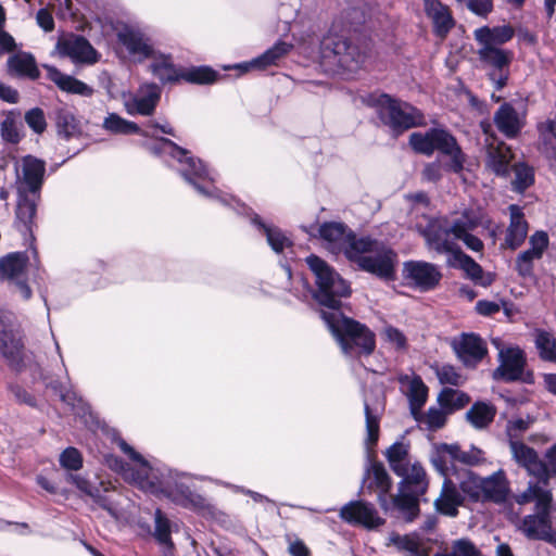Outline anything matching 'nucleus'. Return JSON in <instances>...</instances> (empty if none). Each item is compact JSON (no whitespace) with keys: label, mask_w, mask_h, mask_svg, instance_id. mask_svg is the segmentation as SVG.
Wrapping results in <instances>:
<instances>
[{"label":"nucleus","mask_w":556,"mask_h":556,"mask_svg":"<svg viewBox=\"0 0 556 556\" xmlns=\"http://www.w3.org/2000/svg\"><path fill=\"white\" fill-rule=\"evenodd\" d=\"M306 263L316 279V301L331 309L330 313L321 311V317L338 340L342 352L346 355L372 353L376 346L375 334L366 326L344 317L339 312L341 299L351 293L349 285L318 256H308Z\"/></svg>","instance_id":"f257e3e1"},{"label":"nucleus","mask_w":556,"mask_h":556,"mask_svg":"<svg viewBox=\"0 0 556 556\" xmlns=\"http://www.w3.org/2000/svg\"><path fill=\"white\" fill-rule=\"evenodd\" d=\"M479 225L476 217L464 214L452 223L444 218L424 217L415 225L416 230L425 238L429 249L438 253H455L456 240L475 252L483 250V242L471 231Z\"/></svg>","instance_id":"f03ea898"},{"label":"nucleus","mask_w":556,"mask_h":556,"mask_svg":"<svg viewBox=\"0 0 556 556\" xmlns=\"http://www.w3.org/2000/svg\"><path fill=\"white\" fill-rule=\"evenodd\" d=\"M325 65L345 73H356L367 60V52L349 37L348 30L333 23L320 42Z\"/></svg>","instance_id":"7ed1b4c3"},{"label":"nucleus","mask_w":556,"mask_h":556,"mask_svg":"<svg viewBox=\"0 0 556 556\" xmlns=\"http://www.w3.org/2000/svg\"><path fill=\"white\" fill-rule=\"evenodd\" d=\"M117 37L118 41L127 49L134 60L152 59L151 71L159 79L162 81H176L180 79L181 72L173 65L169 56L155 53L149 39L139 30L124 27L118 30Z\"/></svg>","instance_id":"20e7f679"},{"label":"nucleus","mask_w":556,"mask_h":556,"mask_svg":"<svg viewBox=\"0 0 556 556\" xmlns=\"http://www.w3.org/2000/svg\"><path fill=\"white\" fill-rule=\"evenodd\" d=\"M348 258L362 269L387 280L393 279L397 264V256L391 249L368 238H359L349 250Z\"/></svg>","instance_id":"39448f33"},{"label":"nucleus","mask_w":556,"mask_h":556,"mask_svg":"<svg viewBox=\"0 0 556 556\" xmlns=\"http://www.w3.org/2000/svg\"><path fill=\"white\" fill-rule=\"evenodd\" d=\"M460 490L470 501L503 504L510 495V483L503 469L488 477L469 471L460 482Z\"/></svg>","instance_id":"423d86ee"},{"label":"nucleus","mask_w":556,"mask_h":556,"mask_svg":"<svg viewBox=\"0 0 556 556\" xmlns=\"http://www.w3.org/2000/svg\"><path fill=\"white\" fill-rule=\"evenodd\" d=\"M412 148L426 155H431L434 150L450 157L447 168L454 173H460L464 168L465 155L458 147L455 138L443 129H430L426 132H413L409 136Z\"/></svg>","instance_id":"0eeeda50"},{"label":"nucleus","mask_w":556,"mask_h":556,"mask_svg":"<svg viewBox=\"0 0 556 556\" xmlns=\"http://www.w3.org/2000/svg\"><path fill=\"white\" fill-rule=\"evenodd\" d=\"M381 121L393 130H403L422 123V115L410 104L382 93L374 99Z\"/></svg>","instance_id":"6e6552de"},{"label":"nucleus","mask_w":556,"mask_h":556,"mask_svg":"<svg viewBox=\"0 0 556 556\" xmlns=\"http://www.w3.org/2000/svg\"><path fill=\"white\" fill-rule=\"evenodd\" d=\"M493 344L498 350L500 365L493 372L494 379L514 381L521 379L527 383L533 382L532 372H525L526 355L519 346H502L500 339H493Z\"/></svg>","instance_id":"1a4fd4ad"},{"label":"nucleus","mask_w":556,"mask_h":556,"mask_svg":"<svg viewBox=\"0 0 556 556\" xmlns=\"http://www.w3.org/2000/svg\"><path fill=\"white\" fill-rule=\"evenodd\" d=\"M28 257L15 252L0 258V280L15 287L23 299H29L31 290L27 285Z\"/></svg>","instance_id":"9d476101"},{"label":"nucleus","mask_w":556,"mask_h":556,"mask_svg":"<svg viewBox=\"0 0 556 556\" xmlns=\"http://www.w3.org/2000/svg\"><path fill=\"white\" fill-rule=\"evenodd\" d=\"M118 445L121 450L136 463L138 470L135 472L132 469L124 468V466L115 458L108 459L109 465L116 470H121L126 480L138 484L141 489L152 490L154 488V483L150 478L153 469L150 464L125 441L121 440Z\"/></svg>","instance_id":"9b49d317"},{"label":"nucleus","mask_w":556,"mask_h":556,"mask_svg":"<svg viewBox=\"0 0 556 556\" xmlns=\"http://www.w3.org/2000/svg\"><path fill=\"white\" fill-rule=\"evenodd\" d=\"M146 148L154 154H167L173 159H176L179 163L186 165L182 168V175L191 180L190 176L194 175L202 177L205 174V168L200 161H194L193 157L188 155V152L173 141L164 138L156 139L155 143H144Z\"/></svg>","instance_id":"f8f14e48"},{"label":"nucleus","mask_w":556,"mask_h":556,"mask_svg":"<svg viewBox=\"0 0 556 556\" xmlns=\"http://www.w3.org/2000/svg\"><path fill=\"white\" fill-rule=\"evenodd\" d=\"M403 277L415 288L427 291L438 286L442 275L431 263L410 261L403 265Z\"/></svg>","instance_id":"ddd939ff"},{"label":"nucleus","mask_w":556,"mask_h":556,"mask_svg":"<svg viewBox=\"0 0 556 556\" xmlns=\"http://www.w3.org/2000/svg\"><path fill=\"white\" fill-rule=\"evenodd\" d=\"M548 248V236L545 231H535L529 238V248L516 257L515 267L522 277H531L534 269V263L543 257Z\"/></svg>","instance_id":"4468645a"},{"label":"nucleus","mask_w":556,"mask_h":556,"mask_svg":"<svg viewBox=\"0 0 556 556\" xmlns=\"http://www.w3.org/2000/svg\"><path fill=\"white\" fill-rule=\"evenodd\" d=\"M161 98V90L154 84L142 85L136 93L124 98V108L129 115H151Z\"/></svg>","instance_id":"2eb2a0df"},{"label":"nucleus","mask_w":556,"mask_h":556,"mask_svg":"<svg viewBox=\"0 0 556 556\" xmlns=\"http://www.w3.org/2000/svg\"><path fill=\"white\" fill-rule=\"evenodd\" d=\"M54 54L67 56L75 63H96L98 54L91 45L83 37L68 36L58 41Z\"/></svg>","instance_id":"dca6fc26"},{"label":"nucleus","mask_w":556,"mask_h":556,"mask_svg":"<svg viewBox=\"0 0 556 556\" xmlns=\"http://www.w3.org/2000/svg\"><path fill=\"white\" fill-rule=\"evenodd\" d=\"M509 450L516 464L522 467L530 476L548 479V468L536 451L521 441L510 440Z\"/></svg>","instance_id":"f3484780"},{"label":"nucleus","mask_w":556,"mask_h":556,"mask_svg":"<svg viewBox=\"0 0 556 556\" xmlns=\"http://www.w3.org/2000/svg\"><path fill=\"white\" fill-rule=\"evenodd\" d=\"M16 175L20 192H36L41 187L45 175V163L31 155L24 156L16 164Z\"/></svg>","instance_id":"a211bd4d"},{"label":"nucleus","mask_w":556,"mask_h":556,"mask_svg":"<svg viewBox=\"0 0 556 556\" xmlns=\"http://www.w3.org/2000/svg\"><path fill=\"white\" fill-rule=\"evenodd\" d=\"M539 481H530L527 488L514 496L518 505L534 503L535 511L551 510L553 503V494L547 489L548 479L538 478Z\"/></svg>","instance_id":"6ab92c4d"},{"label":"nucleus","mask_w":556,"mask_h":556,"mask_svg":"<svg viewBox=\"0 0 556 556\" xmlns=\"http://www.w3.org/2000/svg\"><path fill=\"white\" fill-rule=\"evenodd\" d=\"M340 517L350 523L362 525L368 529L377 528L383 523L372 505L363 501H354L344 505Z\"/></svg>","instance_id":"aec40b11"},{"label":"nucleus","mask_w":556,"mask_h":556,"mask_svg":"<svg viewBox=\"0 0 556 556\" xmlns=\"http://www.w3.org/2000/svg\"><path fill=\"white\" fill-rule=\"evenodd\" d=\"M390 488V477L387 473L383 465L381 463L369 460V465L366 467L363 478L362 490H367L369 492L378 490L380 492L378 497L379 503L384 510H388L390 507L384 498V495L389 492Z\"/></svg>","instance_id":"412c9836"},{"label":"nucleus","mask_w":556,"mask_h":556,"mask_svg":"<svg viewBox=\"0 0 556 556\" xmlns=\"http://www.w3.org/2000/svg\"><path fill=\"white\" fill-rule=\"evenodd\" d=\"M320 237L328 242L329 249L336 252H343L348 256L350 249L358 241L351 235L348 228L341 223H325L319 228Z\"/></svg>","instance_id":"4be33fe9"},{"label":"nucleus","mask_w":556,"mask_h":556,"mask_svg":"<svg viewBox=\"0 0 556 556\" xmlns=\"http://www.w3.org/2000/svg\"><path fill=\"white\" fill-rule=\"evenodd\" d=\"M551 510L535 511L527 515L519 523L518 529L531 540L553 541Z\"/></svg>","instance_id":"5701e85b"},{"label":"nucleus","mask_w":556,"mask_h":556,"mask_svg":"<svg viewBox=\"0 0 556 556\" xmlns=\"http://www.w3.org/2000/svg\"><path fill=\"white\" fill-rule=\"evenodd\" d=\"M401 386L408 397L410 413L415 420L421 418V408L428 399V388L419 376L405 375L400 378Z\"/></svg>","instance_id":"b1692460"},{"label":"nucleus","mask_w":556,"mask_h":556,"mask_svg":"<svg viewBox=\"0 0 556 556\" xmlns=\"http://www.w3.org/2000/svg\"><path fill=\"white\" fill-rule=\"evenodd\" d=\"M454 349L466 366H475L486 354L484 342L476 334L464 333L454 341Z\"/></svg>","instance_id":"393cba45"},{"label":"nucleus","mask_w":556,"mask_h":556,"mask_svg":"<svg viewBox=\"0 0 556 556\" xmlns=\"http://www.w3.org/2000/svg\"><path fill=\"white\" fill-rule=\"evenodd\" d=\"M291 43L279 40L260 56L249 62L238 64L235 67L241 70L242 72H249L253 70L264 71L269 66L277 65L278 61L285 58L291 51Z\"/></svg>","instance_id":"a878e982"},{"label":"nucleus","mask_w":556,"mask_h":556,"mask_svg":"<svg viewBox=\"0 0 556 556\" xmlns=\"http://www.w3.org/2000/svg\"><path fill=\"white\" fill-rule=\"evenodd\" d=\"M513 159L510 148L493 139L486 144L485 167L497 176H506Z\"/></svg>","instance_id":"bb28decb"},{"label":"nucleus","mask_w":556,"mask_h":556,"mask_svg":"<svg viewBox=\"0 0 556 556\" xmlns=\"http://www.w3.org/2000/svg\"><path fill=\"white\" fill-rule=\"evenodd\" d=\"M508 210L510 222L506 230L504 244L511 250H516L526 240L529 226L519 206L513 204Z\"/></svg>","instance_id":"cd10ccee"},{"label":"nucleus","mask_w":556,"mask_h":556,"mask_svg":"<svg viewBox=\"0 0 556 556\" xmlns=\"http://www.w3.org/2000/svg\"><path fill=\"white\" fill-rule=\"evenodd\" d=\"M463 504V496L456 489L455 484L445 479L440 495L434 501L435 509L445 516L456 517L458 507Z\"/></svg>","instance_id":"c85d7f7f"},{"label":"nucleus","mask_w":556,"mask_h":556,"mask_svg":"<svg viewBox=\"0 0 556 556\" xmlns=\"http://www.w3.org/2000/svg\"><path fill=\"white\" fill-rule=\"evenodd\" d=\"M425 12L432 21L434 31L444 36L454 25L451 11L447 5L439 0H424Z\"/></svg>","instance_id":"c756f323"},{"label":"nucleus","mask_w":556,"mask_h":556,"mask_svg":"<svg viewBox=\"0 0 556 556\" xmlns=\"http://www.w3.org/2000/svg\"><path fill=\"white\" fill-rule=\"evenodd\" d=\"M460 448L457 444H435L430 459L434 468L443 476H447L456 462H459Z\"/></svg>","instance_id":"7c9ffc66"},{"label":"nucleus","mask_w":556,"mask_h":556,"mask_svg":"<svg viewBox=\"0 0 556 556\" xmlns=\"http://www.w3.org/2000/svg\"><path fill=\"white\" fill-rule=\"evenodd\" d=\"M514 35L515 30L509 25L496 27L483 26L473 31V38L479 47H498L509 41Z\"/></svg>","instance_id":"2f4dec72"},{"label":"nucleus","mask_w":556,"mask_h":556,"mask_svg":"<svg viewBox=\"0 0 556 556\" xmlns=\"http://www.w3.org/2000/svg\"><path fill=\"white\" fill-rule=\"evenodd\" d=\"M388 545L394 546L407 556H428V548L421 536L416 532L408 534L393 532L388 538Z\"/></svg>","instance_id":"473e14b6"},{"label":"nucleus","mask_w":556,"mask_h":556,"mask_svg":"<svg viewBox=\"0 0 556 556\" xmlns=\"http://www.w3.org/2000/svg\"><path fill=\"white\" fill-rule=\"evenodd\" d=\"M454 262L469 279L480 286L488 287L494 281L495 276L492 273H484L476 261L459 250L454 253Z\"/></svg>","instance_id":"72a5a7b5"},{"label":"nucleus","mask_w":556,"mask_h":556,"mask_svg":"<svg viewBox=\"0 0 556 556\" xmlns=\"http://www.w3.org/2000/svg\"><path fill=\"white\" fill-rule=\"evenodd\" d=\"M494 123L497 129L509 138L515 137L523 125L522 117L508 103L502 104L496 111Z\"/></svg>","instance_id":"f704fd0d"},{"label":"nucleus","mask_w":556,"mask_h":556,"mask_svg":"<svg viewBox=\"0 0 556 556\" xmlns=\"http://www.w3.org/2000/svg\"><path fill=\"white\" fill-rule=\"evenodd\" d=\"M49 78L63 91L89 97L92 94V88L85 83L61 73L58 68L45 65Z\"/></svg>","instance_id":"c9c22d12"},{"label":"nucleus","mask_w":556,"mask_h":556,"mask_svg":"<svg viewBox=\"0 0 556 556\" xmlns=\"http://www.w3.org/2000/svg\"><path fill=\"white\" fill-rule=\"evenodd\" d=\"M0 136L4 142L17 144L23 137L20 113L9 111L4 114V118L0 123Z\"/></svg>","instance_id":"e433bc0d"},{"label":"nucleus","mask_w":556,"mask_h":556,"mask_svg":"<svg viewBox=\"0 0 556 556\" xmlns=\"http://www.w3.org/2000/svg\"><path fill=\"white\" fill-rule=\"evenodd\" d=\"M496 409L493 405L477 402L466 413L467 421L476 429L486 428L494 419Z\"/></svg>","instance_id":"4c0bfd02"},{"label":"nucleus","mask_w":556,"mask_h":556,"mask_svg":"<svg viewBox=\"0 0 556 556\" xmlns=\"http://www.w3.org/2000/svg\"><path fill=\"white\" fill-rule=\"evenodd\" d=\"M477 54L479 60L493 68L503 70L511 61V52L498 47H479Z\"/></svg>","instance_id":"58836bf2"},{"label":"nucleus","mask_w":556,"mask_h":556,"mask_svg":"<svg viewBox=\"0 0 556 556\" xmlns=\"http://www.w3.org/2000/svg\"><path fill=\"white\" fill-rule=\"evenodd\" d=\"M533 341L538 354L545 362L556 363V337L546 330H535Z\"/></svg>","instance_id":"ea45409f"},{"label":"nucleus","mask_w":556,"mask_h":556,"mask_svg":"<svg viewBox=\"0 0 556 556\" xmlns=\"http://www.w3.org/2000/svg\"><path fill=\"white\" fill-rule=\"evenodd\" d=\"M10 72L25 76L30 79L39 77V70L36 66L34 58L28 53H18L11 56L8 61Z\"/></svg>","instance_id":"a19ab883"},{"label":"nucleus","mask_w":556,"mask_h":556,"mask_svg":"<svg viewBox=\"0 0 556 556\" xmlns=\"http://www.w3.org/2000/svg\"><path fill=\"white\" fill-rule=\"evenodd\" d=\"M469 401L470 399L466 393L450 388L443 389L438 395L439 405L448 414L463 408Z\"/></svg>","instance_id":"79ce46f5"},{"label":"nucleus","mask_w":556,"mask_h":556,"mask_svg":"<svg viewBox=\"0 0 556 556\" xmlns=\"http://www.w3.org/2000/svg\"><path fill=\"white\" fill-rule=\"evenodd\" d=\"M407 455L408 445L403 442H395L386 451L390 467L396 475L406 473L405 466L409 464Z\"/></svg>","instance_id":"37998d69"},{"label":"nucleus","mask_w":556,"mask_h":556,"mask_svg":"<svg viewBox=\"0 0 556 556\" xmlns=\"http://www.w3.org/2000/svg\"><path fill=\"white\" fill-rule=\"evenodd\" d=\"M102 127L112 134L130 135L141 132L140 127L130 121H127L116 113H110L103 119Z\"/></svg>","instance_id":"c03bdc74"},{"label":"nucleus","mask_w":556,"mask_h":556,"mask_svg":"<svg viewBox=\"0 0 556 556\" xmlns=\"http://www.w3.org/2000/svg\"><path fill=\"white\" fill-rule=\"evenodd\" d=\"M406 473L400 475L404 478V482L414 485L416 495L424 494L427 490V480L425 469L419 464H408L405 466Z\"/></svg>","instance_id":"a18cd8bd"},{"label":"nucleus","mask_w":556,"mask_h":556,"mask_svg":"<svg viewBox=\"0 0 556 556\" xmlns=\"http://www.w3.org/2000/svg\"><path fill=\"white\" fill-rule=\"evenodd\" d=\"M382 342L391 350L404 352L408 348L406 336L399 328L387 325L380 332Z\"/></svg>","instance_id":"49530a36"},{"label":"nucleus","mask_w":556,"mask_h":556,"mask_svg":"<svg viewBox=\"0 0 556 556\" xmlns=\"http://www.w3.org/2000/svg\"><path fill=\"white\" fill-rule=\"evenodd\" d=\"M168 496L177 504L189 508H201L204 505V498L200 495L193 494L188 488L184 485L176 486L174 490L168 491Z\"/></svg>","instance_id":"de8ad7c7"},{"label":"nucleus","mask_w":556,"mask_h":556,"mask_svg":"<svg viewBox=\"0 0 556 556\" xmlns=\"http://www.w3.org/2000/svg\"><path fill=\"white\" fill-rule=\"evenodd\" d=\"M22 349L21 337L17 332H0V352L8 358L14 361Z\"/></svg>","instance_id":"09e8293b"},{"label":"nucleus","mask_w":556,"mask_h":556,"mask_svg":"<svg viewBox=\"0 0 556 556\" xmlns=\"http://www.w3.org/2000/svg\"><path fill=\"white\" fill-rule=\"evenodd\" d=\"M395 508L402 511L406 521H413L419 513L418 503L415 496L400 494L392 500Z\"/></svg>","instance_id":"8fccbe9b"},{"label":"nucleus","mask_w":556,"mask_h":556,"mask_svg":"<svg viewBox=\"0 0 556 556\" xmlns=\"http://www.w3.org/2000/svg\"><path fill=\"white\" fill-rule=\"evenodd\" d=\"M533 181V170L529 166L525 164H517L514 166V179L511 181L514 190L522 192L529 188Z\"/></svg>","instance_id":"3c124183"},{"label":"nucleus","mask_w":556,"mask_h":556,"mask_svg":"<svg viewBox=\"0 0 556 556\" xmlns=\"http://www.w3.org/2000/svg\"><path fill=\"white\" fill-rule=\"evenodd\" d=\"M480 552L469 539H458L452 543L451 552L437 553L434 556H479Z\"/></svg>","instance_id":"603ef678"},{"label":"nucleus","mask_w":556,"mask_h":556,"mask_svg":"<svg viewBox=\"0 0 556 556\" xmlns=\"http://www.w3.org/2000/svg\"><path fill=\"white\" fill-rule=\"evenodd\" d=\"M447 415L450 414L441 406L440 408L430 407L426 414L421 413L418 421L424 422L429 430H437L445 425Z\"/></svg>","instance_id":"864d4df0"},{"label":"nucleus","mask_w":556,"mask_h":556,"mask_svg":"<svg viewBox=\"0 0 556 556\" xmlns=\"http://www.w3.org/2000/svg\"><path fill=\"white\" fill-rule=\"evenodd\" d=\"M180 79H185L190 83L197 84H208L216 79V73L210 67L201 66L193 67L188 71L181 72Z\"/></svg>","instance_id":"5fc2aeb1"},{"label":"nucleus","mask_w":556,"mask_h":556,"mask_svg":"<svg viewBox=\"0 0 556 556\" xmlns=\"http://www.w3.org/2000/svg\"><path fill=\"white\" fill-rule=\"evenodd\" d=\"M365 415L367 430L365 443L369 447L375 445L379 438V415L375 414L367 403H365Z\"/></svg>","instance_id":"6e6d98bb"},{"label":"nucleus","mask_w":556,"mask_h":556,"mask_svg":"<svg viewBox=\"0 0 556 556\" xmlns=\"http://www.w3.org/2000/svg\"><path fill=\"white\" fill-rule=\"evenodd\" d=\"M270 248L279 253L290 245V240L277 228L263 226Z\"/></svg>","instance_id":"4d7b16f0"},{"label":"nucleus","mask_w":556,"mask_h":556,"mask_svg":"<svg viewBox=\"0 0 556 556\" xmlns=\"http://www.w3.org/2000/svg\"><path fill=\"white\" fill-rule=\"evenodd\" d=\"M25 122L36 134H42L47 128L45 113L39 108H34L25 113Z\"/></svg>","instance_id":"13d9d810"},{"label":"nucleus","mask_w":556,"mask_h":556,"mask_svg":"<svg viewBox=\"0 0 556 556\" xmlns=\"http://www.w3.org/2000/svg\"><path fill=\"white\" fill-rule=\"evenodd\" d=\"M154 535L161 544L172 546L169 521L162 515L161 510L155 513Z\"/></svg>","instance_id":"bf43d9fd"},{"label":"nucleus","mask_w":556,"mask_h":556,"mask_svg":"<svg viewBox=\"0 0 556 556\" xmlns=\"http://www.w3.org/2000/svg\"><path fill=\"white\" fill-rule=\"evenodd\" d=\"M36 214V204L34 201L26 198L21 199L16 210V217L25 226H28Z\"/></svg>","instance_id":"052dcab7"},{"label":"nucleus","mask_w":556,"mask_h":556,"mask_svg":"<svg viewBox=\"0 0 556 556\" xmlns=\"http://www.w3.org/2000/svg\"><path fill=\"white\" fill-rule=\"evenodd\" d=\"M60 463L62 467L68 470H78L83 465L80 453L74 448H66L60 456Z\"/></svg>","instance_id":"680f3d73"},{"label":"nucleus","mask_w":556,"mask_h":556,"mask_svg":"<svg viewBox=\"0 0 556 556\" xmlns=\"http://www.w3.org/2000/svg\"><path fill=\"white\" fill-rule=\"evenodd\" d=\"M437 376L441 383L458 386L463 383V377L452 366L444 365L437 371Z\"/></svg>","instance_id":"e2e57ef3"},{"label":"nucleus","mask_w":556,"mask_h":556,"mask_svg":"<svg viewBox=\"0 0 556 556\" xmlns=\"http://www.w3.org/2000/svg\"><path fill=\"white\" fill-rule=\"evenodd\" d=\"M443 170L444 168L440 161L428 163L425 165L422 169V179L430 182H437L438 180L441 179Z\"/></svg>","instance_id":"0e129e2a"},{"label":"nucleus","mask_w":556,"mask_h":556,"mask_svg":"<svg viewBox=\"0 0 556 556\" xmlns=\"http://www.w3.org/2000/svg\"><path fill=\"white\" fill-rule=\"evenodd\" d=\"M485 460L484 453L480 448L471 447L469 451H460L459 463L466 465H479Z\"/></svg>","instance_id":"69168bd1"},{"label":"nucleus","mask_w":556,"mask_h":556,"mask_svg":"<svg viewBox=\"0 0 556 556\" xmlns=\"http://www.w3.org/2000/svg\"><path fill=\"white\" fill-rule=\"evenodd\" d=\"M529 427V422L522 418L511 419L507 424V435L510 440H517V438L525 432Z\"/></svg>","instance_id":"338daca9"},{"label":"nucleus","mask_w":556,"mask_h":556,"mask_svg":"<svg viewBox=\"0 0 556 556\" xmlns=\"http://www.w3.org/2000/svg\"><path fill=\"white\" fill-rule=\"evenodd\" d=\"M467 8L475 14L484 16L493 9L492 0H466Z\"/></svg>","instance_id":"774afa93"}]
</instances>
